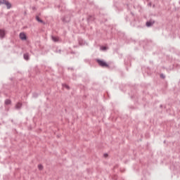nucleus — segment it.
Instances as JSON below:
<instances>
[{
    "instance_id": "9b49d317",
    "label": "nucleus",
    "mask_w": 180,
    "mask_h": 180,
    "mask_svg": "<svg viewBox=\"0 0 180 180\" xmlns=\"http://www.w3.org/2000/svg\"><path fill=\"white\" fill-rule=\"evenodd\" d=\"M22 108V103H18L15 105V109H20Z\"/></svg>"
},
{
    "instance_id": "dca6fc26",
    "label": "nucleus",
    "mask_w": 180,
    "mask_h": 180,
    "mask_svg": "<svg viewBox=\"0 0 180 180\" xmlns=\"http://www.w3.org/2000/svg\"><path fill=\"white\" fill-rule=\"evenodd\" d=\"M160 78H162V79H165V75L161 73L160 75Z\"/></svg>"
},
{
    "instance_id": "2eb2a0df",
    "label": "nucleus",
    "mask_w": 180,
    "mask_h": 180,
    "mask_svg": "<svg viewBox=\"0 0 180 180\" xmlns=\"http://www.w3.org/2000/svg\"><path fill=\"white\" fill-rule=\"evenodd\" d=\"M38 169H39V171L43 170V165H38Z\"/></svg>"
},
{
    "instance_id": "5701e85b",
    "label": "nucleus",
    "mask_w": 180,
    "mask_h": 180,
    "mask_svg": "<svg viewBox=\"0 0 180 180\" xmlns=\"http://www.w3.org/2000/svg\"><path fill=\"white\" fill-rule=\"evenodd\" d=\"M148 6H151V3L148 4Z\"/></svg>"
},
{
    "instance_id": "393cba45",
    "label": "nucleus",
    "mask_w": 180,
    "mask_h": 180,
    "mask_svg": "<svg viewBox=\"0 0 180 180\" xmlns=\"http://www.w3.org/2000/svg\"><path fill=\"white\" fill-rule=\"evenodd\" d=\"M68 70H74V68H69Z\"/></svg>"
},
{
    "instance_id": "f3484780",
    "label": "nucleus",
    "mask_w": 180,
    "mask_h": 180,
    "mask_svg": "<svg viewBox=\"0 0 180 180\" xmlns=\"http://www.w3.org/2000/svg\"><path fill=\"white\" fill-rule=\"evenodd\" d=\"M37 96H39V95L37 93L33 94V98H37Z\"/></svg>"
},
{
    "instance_id": "aec40b11",
    "label": "nucleus",
    "mask_w": 180,
    "mask_h": 180,
    "mask_svg": "<svg viewBox=\"0 0 180 180\" xmlns=\"http://www.w3.org/2000/svg\"><path fill=\"white\" fill-rule=\"evenodd\" d=\"M32 11H36L37 8H36V6H32Z\"/></svg>"
},
{
    "instance_id": "0eeeda50",
    "label": "nucleus",
    "mask_w": 180,
    "mask_h": 180,
    "mask_svg": "<svg viewBox=\"0 0 180 180\" xmlns=\"http://www.w3.org/2000/svg\"><path fill=\"white\" fill-rule=\"evenodd\" d=\"M52 40H53V41H54L55 43H57V42L60 41V38L58 37L52 36Z\"/></svg>"
},
{
    "instance_id": "f03ea898",
    "label": "nucleus",
    "mask_w": 180,
    "mask_h": 180,
    "mask_svg": "<svg viewBox=\"0 0 180 180\" xmlns=\"http://www.w3.org/2000/svg\"><path fill=\"white\" fill-rule=\"evenodd\" d=\"M154 23H155V21L154 20H150L149 21L146 22V25L147 26V27H151V26H153Z\"/></svg>"
},
{
    "instance_id": "6e6552de",
    "label": "nucleus",
    "mask_w": 180,
    "mask_h": 180,
    "mask_svg": "<svg viewBox=\"0 0 180 180\" xmlns=\"http://www.w3.org/2000/svg\"><path fill=\"white\" fill-rule=\"evenodd\" d=\"M94 19H95V18L92 15H89V17L87 18V21L88 22H92V20H94Z\"/></svg>"
},
{
    "instance_id": "6ab92c4d",
    "label": "nucleus",
    "mask_w": 180,
    "mask_h": 180,
    "mask_svg": "<svg viewBox=\"0 0 180 180\" xmlns=\"http://www.w3.org/2000/svg\"><path fill=\"white\" fill-rule=\"evenodd\" d=\"M63 86L65 88H66L67 89H70V86H68V85H67V84L63 85Z\"/></svg>"
},
{
    "instance_id": "39448f33",
    "label": "nucleus",
    "mask_w": 180,
    "mask_h": 180,
    "mask_svg": "<svg viewBox=\"0 0 180 180\" xmlns=\"http://www.w3.org/2000/svg\"><path fill=\"white\" fill-rule=\"evenodd\" d=\"M35 19L37 22H39V23H43V25H46V22H44V21H43V20L40 19V17H39V15H37L35 17Z\"/></svg>"
},
{
    "instance_id": "7ed1b4c3",
    "label": "nucleus",
    "mask_w": 180,
    "mask_h": 180,
    "mask_svg": "<svg viewBox=\"0 0 180 180\" xmlns=\"http://www.w3.org/2000/svg\"><path fill=\"white\" fill-rule=\"evenodd\" d=\"M19 37L21 40H26L27 39L26 34H25L24 32H20L19 34Z\"/></svg>"
},
{
    "instance_id": "9d476101",
    "label": "nucleus",
    "mask_w": 180,
    "mask_h": 180,
    "mask_svg": "<svg viewBox=\"0 0 180 180\" xmlns=\"http://www.w3.org/2000/svg\"><path fill=\"white\" fill-rule=\"evenodd\" d=\"M79 44L80 46H84V44H85V41H84V40L82 39H79Z\"/></svg>"
},
{
    "instance_id": "20e7f679",
    "label": "nucleus",
    "mask_w": 180,
    "mask_h": 180,
    "mask_svg": "<svg viewBox=\"0 0 180 180\" xmlns=\"http://www.w3.org/2000/svg\"><path fill=\"white\" fill-rule=\"evenodd\" d=\"M23 58L24 60H25L26 61H29V60H30V56H29V53H25L23 54Z\"/></svg>"
},
{
    "instance_id": "1a4fd4ad",
    "label": "nucleus",
    "mask_w": 180,
    "mask_h": 180,
    "mask_svg": "<svg viewBox=\"0 0 180 180\" xmlns=\"http://www.w3.org/2000/svg\"><path fill=\"white\" fill-rule=\"evenodd\" d=\"M5 5L7 6V9H11V8H12V4H11L9 1L6 2Z\"/></svg>"
},
{
    "instance_id": "f8f14e48",
    "label": "nucleus",
    "mask_w": 180,
    "mask_h": 180,
    "mask_svg": "<svg viewBox=\"0 0 180 180\" xmlns=\"http://www.w3.org/2000/svg\"><path fill=\"white\" fill-rule=\"evenodd\" d=\"M7 0H0V5H6Z\"/></svg>"
},
{
    "instance_id": "b1692460",
    "label": "nucleus",
    "mask_w": 180,
    "mask_h": 180,
    "mask_svg": "<svg viewBox=\"0 0 180 180\" xmlns=\"http://www.w3.org/2000/svg\"><path fill=\"white\" fill-rule=\"evenodd\" d=\"M131 15H132V16H134V14L131 12Z\"/></svg>"
},
{
    "instance_id": "4be33fe9",
    "label": "nucleus",
    "mask_w": 180,
    "mask_h": 180,
    "mask_svg": "<svg viewBox=\"0 0 180 180\" xmlns=\"http://www.w3.org/2000/svg\"><path fill=\"white\" fill-rule=\"evenodd\" d=\"M103 155L106 158V157H108V153H105Z\"/></svg>"
},
{
    "instance_id": "ddd939ff",
    "label": "nucleus",
    "mask_w": 180,
    "mask_h": 180,
    "mask_svg": "<svg viewBox=\"0 0 180 180\" xmlns=\"http://www.w3.org/2000/svg\"><path fill=\"white\" fill-rule=\"evenodd\" d=\"M63 22H64L65 23H67L68 22H70V19H67V18L64 17L62 19Z\"/></svg>"
},
{
    "instance_id": "423d86ee",
    "label": "nucleus",
    "mask_w": 180,
    "mask_h": 180,
    "mask_svg": "<svg viewBox=\"0 0 180 180\" xmlns=\"http://www.w3.org/2000/svg\"><path fill=\"white\" fill-rule=\"evenodd\" d=\"M5 34V30H0V39H4Z\"/></svg>"
},
{
    "instance_id": "f257e3e1",
    "label": "nucleus",
    "mask_w": 180,
    "mask_h": 180,
    "mask_svg": "<svg viewBox=\"0 0 180 180\" xmlns=\"http://www.w3.org/2000/svg\"><path fill=\"white\" fill-rule=\"evenodd\" d=\"M96 62L98 63V65H100V67H103V68L109 67V65L108 63H106V62H105L104 60H102L101 59H97Z\"/></svg>"
},
{
    "instance_id": "4468645a",
    "label": "nucleus",
    "mask_w": 180,
    "mask_h": 180,
    "mask_svg": "<svg viewBox=\"0 0 180 180\" xmlns=\"http://www.w3.org/2000/svg\"><path fill=\"white\" fill-rule=\"evenodd\" d=\"M11 101L10 99H6L5 101V105H11Z\"/></svg>"
},
{
    "instance_id": "412c9836",
    "label": "nucleus",
    "mask_w": 180,
    "mask_h": 180,
    "mask_svg": "<svg viewBox=\"0 0 180 180\" xmlns=\"http://www.w3.org/2000/svg\"><path fill=\"white\" fill-rule=\"evenodd\" d=\"M56 53H61V50H60V49H59V50H57V51H56Z\"/></svg>"
},
{
    "instance_id": "a211bd4d",
    "label": "nucleus",
    "mask_w": 180,
    "mask_h": 180,
    "mask_svg": "<svg viewBox=\"0 0 180 180\" xmlns=\"http://www.w3.org/2000/svg\"><path fill=\"white\" fill-rule=\"evenodd\" d=\"M101 49L103 51H105V50H106V46H103Z\"/></svg>"
}]
</instances>
